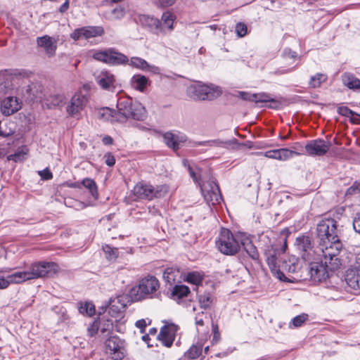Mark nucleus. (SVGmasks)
<instances>
[{"label":"nucleus","mask_w":360,"mask_h":360,"mask_svg":"<svg viewBox=\"0 0 360 360\" xmlns=\"http://www.w3.org/2000/svg\"><path fill=\"white\" fill-rule=\"evenodd\" d=\"M339 233L340 230L335 219L324 218L320 221L316 227L317 252L327 257L339 256L342 249Z\"/></svg>","instance_id":"1"},{"label":"nucleus","mask_w":360,"mask_h":360,"mask_svg":"<svg viewBox=\"0 0 360 360\" xmlns=\"http://www.w3.org/2000/svg\"><path fill=\"white\" fill-rule=\"evenodd\" d=\"M321 262H310L306 271L310 279L314 282H321L329 277L330 273L337 270L341 266V259L338 256L330 257L321 255Z\"/></svg>","instance_id":"2"},{"label":"nucleus","mask_w":360,"mask_h":360,"mask_svg":"<svg viewBox=\"0 0 360 360\" xmlns=\"http://www.w3.org/2000/svg\"><path fill=\"white\" fill-rule=\"evenodd\" d=\"M117 108L119 117L116 120L118 122H124L129 118L143 121L147 117L145 107L128 96H120L118 98Z\"/></svg>","instance_id":"3"},{"label":"nucleus","mask_w":360,"mask_h":360,"mask_svg":"<svg viewBox=\"0 0 360 360\" xmlns=\"http://www.w3.org/2000/svg\"><path fill=\"white\" fill-rule=\"evenodd\" d=\"M59 271L58 265L53 262H38L31 264L29 269L20 271L22 283L44 277H52Z\"/></svg>","instance_id":"4"},{"label":"nucleus","mask_w":360,"mask_h":360,"mask_svg":"<svg viewBox=\"0 0 360 360\" xmlns=\"http://www.w3.org/2000/svg\"><path fill=\"white\" fill-rule=\"evenodd\" d=\"M286 248V242L281 248H278L276 243H272L264 249V255L266 263L274 276L281 281L292 282L291 279L286 277L283 271L280 270L278 257L285 251Z\"/></svg>","instance_id":"5"},{"label":"nucleus","mask_w":360,"mask_h":360,"mask_svg":"<svg viewBox=\"0 0 360 360\" xmlns=\"http://www.w3.org/2000/svg\"><path fill=\"white\" fill-rule=\"evenodd\" d=\"M159 288L158 279L154 276L148 275L139 281L138 285L131 289V293L134 300H141L152 298Z\"/></svg>","instance_id":"6"},{"label":"nucleus","mask_w":360,"mask_h":360,"mask_svg":"<svg viewBox=\"0 0 360 360\" xmlns=\"http://www.w3.org/2000/svg\"><path fill=\"white\" fill-rule=\"evenodd\" d=\"M215 243L220 252L225 255H235L240 250L238 240L228 229L221 228Z\"/></svg>","instance_id":"7"},{"label":"nucleus","mask_w":360,"mask_h":360,"mask_svg":"<svg viewBox=\"0 0 360 360\" xmlns=\"http://www.w3.org/2000/svg\"><path fill=\"white\" fill-rule=\"evenodd\" d=\"M90 54L96 60L111 65H124L129 61L127 56L112 48L104 50H93Z\"/></svg>","instance_id":"8"},{"label":"nucleus","mask_w":360,"mask_h":360,"mask_svg":"<svg viewBox=\"0 0 360 360\" xmlns=\"http://www.w3.org/2000/svg\"><path fill=\"white\" fill-rule=\"evenodd\" d=\"M168 192V188L165 185L153 186L143 182H139L134 187L133 193L137 199L152 200L153 198L163 197Z\"/></svg>","instance_id":"9"},{"label":"nucleus","mask_w":360,"mask_h":360,"mask_svg":"<svg viewBox=\"0 0 360 360\" xmlns=\"http://www.w3.org/2000/svg\"><path fill=\"white\" fill-rule=\"evenodd\" d=\"M105 352L107 360H122L126 354L124 341L117 336L110 337L105 342Z\"/></svg>","instance_id":"10"},{"label":"nucleus","mask_w":360,"mask_h":360,"mask_svg":"<svg viewBox=\"0 0 360 360\" xmlns=\"http://www.w3.org/2000/svg\"><path fill=\"white\" fill-rule=\"evenodd\" d=\"M204 200L206 201L211 212L213 211L212 207H214L221 200L219 186L213 177H210L206 184L204 183Z\"/></svg>","instance_id":"11"},{"label":"nucleus","mask_w":360,"mask_h":360,"mask_svg":"<svg viewBox=\"0 0 360 360\" xmlns=\"http://www.w3.org/2000/svg\"><path fill=\"white\" fill-rule=\"evenodd\" d=\"M89 102V97L82 91L76 92L67 105L66 112L72 117L78 118Z\"/></svg>","instance_id":"12"},{"label":"nucleus","mask_w":360,"mask_h":360,"mask_svg":"<svg viewBox=\"0 0 360 360\" xmlns=\"http://www.w3.org/2000/svg\"><path fill=\"white\" fill-rule=\"evenodd\" d=\"M116 303H120V298L117 297L111 301L108 307V314L111 316V319L115 322V330L118 333H123L125 330L124 323L126 319L123 312L124 305L120 304L117 306Z\"/></svg>","instance_id":"13"},{"label":"nucleus","mask_w":360,"mask_h":360,"mask_svg":"<svg viewBox=\"0 0 360 360\" xmlns=\"http://www.w3.org/2000/svg\"><path fill=\"white\" fill-rule=\"evenodd\" d=\"M297 249L302 252V257L307 261L314 259V255L321 256V252H317V247L313 249L311 239L309 236H302L297 237L295 241Z\"/></svg>","instance_id":"14"},{"label":"nucleus","mask_w":360,"mask_h":360,"mask_svg":"<svg viewBox=\"0 0 360 360\" xmlns=\"http://www.w3.org/2000/svg\"><path fill=\"white\" fill-rule=\"evenodd\" d=\"M331 143L321 139L311 140L305 146V150L309 155L323 156L329 150Z\"/></svg>","instance_id":"15"},{"label":"nucleus","mask_w":360,"mask_h":360,"mask_svg":"<svg viewBox=\"0 0 360 360\" xmlns=\"http://www.w3.org/2000/svg\"><path fill=\"white\" fill-rule=\"evenodd\" d=\"M179 329V328L177 325L173 323H167L161 328L158 338L164 346L170 347L174 341Z\"/></svg>","instance_id":"16"},{"label":"nucleus","mask_w":360,"mask_h":360,"mask_svg":"<svg viewBox=\"0 0 360 360\" xmlns=\"http://www.w3.org/2000/svg\"><path fill=\"white\" fill-rule=\"evenodd\" d=\"M163 139L167 147L174 151L179 149L187 140L186 136L178 131L165 132L163 134Z\"/></svg>","instance_id":"17"},{"label":"nucleus","mask_w":360,"mask_h":360,"mask_svg":"<svg viewBox=\"0 0 360 360\" xmlns=\"http://www.w3.org/2000/svg\"><path fill=\"white\" fill-rule=\"evenodd\" d=\"M103 32V28L101 26H86L75 30L70 36L71 38L77 41L82 37L89 39L101 36Z\"/></svg>","instance_id":"18"},{"label":"nucleus","mask_w":360,"mask_h":360,"mask_svg":"<svg viewBox=\"0 0 360 360\" xmlns=\"http://www.w3.org/2000/svg\"><path fill=\"white\" fill-rule=\"evenodd\" d=\"M22 102L15 96H8L3 99L0 110L3 115L10 116L21 109Z\"/></svg>","instance_id":"19"},{"label":"nucleus","mask_w":360,"mask_h":360,"mask_svg":"<svg viewBox=\"0 0 360 360\" xmlns=\"http://www.w3.org/2000/svg\"><path fill=\"white\" fill-rule=\"evenodd\" d=\"M96 83L103 89L112 90L116 86L115 75L108 70H101L95 73Z\"/></svg>","instance_id":"20"},{"label":"nucleus","mask_w":360,"mask_h":360,"mask_svg":"<svg viewBox=\"0 0 360 360\" xmlns=\"http://www.w3.org/2000/svg\"><path fill=\"white\" fill-rule=\"evenodd\" d=\"M11 269H4L0 271V289H6L12 284L22 283L20 271L10 274Z\"/></svg>","instance_id":"21"},{"label":"nucleus","mask_w":360,"mask_h":360,"mask_svg":"<svg viewBox=\"0 0 360 360\" xmlns=\"http://www.w3.org/2000/svg\"><path fill=\"white\" fill-rule=\"evenodd\" d=\"M347 285L353 290H360V264L349 267L345 274Z\"/></svg>","instance_id":"22"},{"label":"nucleus","mask_w":360,"mask_h":360,"mask_svg":"<svg viewBox=\"0 0 360 360\" xmlns=\"http://www.w3.org/2000/svg\"><path fill=\"white\" fill-rule=\"evenodd\" d=\"M302 152H296L293 150H289L285 148L271 150L265 152L264 153V157L270 159L278 160L281 161H285L291 158L293 155H302Z\"/></svg>","instance_id":"23"},{"label":"nucleus","mask_w":360,"mask_h":360,"mask_svg":"<svg viewBox=\"0 0 360 360\" xmlns=\"http://www.w3.org/2000/svg\"><path fill=\"white\" fill-rule=\"evenodd\" d=\"M129 65L133 68L148 71L153 74H160V70L158 67L150 65L146 60L139 57H131L128 61Z\"/></svg>","instance_id":"24"},{"label":"nucleus","mask_w":360,"mask_h":360,"mask_svg":"<svg viewBox=\"0 0 360 360\" xmlns=\"http://www.w3.org/2000/svg\"><path fill=\"white\" fill-rule=\"evenodd\" d=\"M176 16L169 11L164 12L160 20V34L171 32L174 29V22Z\"/></svg>","instance_id":"25"},{"label":"nucleus","mask_w":360,"mask_h":360,"mask_svg":"<svg viewBox=\"0 0 360 360\" xmlns=\"http://www.w3.org/2000/svg\"><path fill=\"white\" fill-rule=\"evenodd\" d=\"M131 87L140 92H144L150 84L149 79L144 75H135L130 81Z\"/></svg>","instance_id":"26"},{"label":"nucleus","mask_w":360,"mask_h":360,"mask_svg":"<svg viewBox=\"0 0 360 360\" xmlns=\"http://www.w3.org/2000/svg\"><path fill=\"white\" fill-rule=\"evenodd\" d=\"M37 43L39 46L44 49L48 55L53 56L55 53L56 46L54 45L53 39L51 37L44 35L41 37H37Z\"/></svg>","instance_id":"27"},{"label":"nucleus","mask_w":360,"mask_h":360,"mask_svg":"<svg viewBox=\"0 0 360 360\" xmlns=\"http://www.w3.org/2000/svg\"><path fill=\"white\" fill-rule=\"evenodd\" d=\"M143 25L149 28V30L155 34H160V20L149 15H143L140 18Z\"/></svg>","instance_id":"28"},{"label":"nucleus","mask_w":360,"mask_h":360,"mask_svg":"<svg viewBox=\"0 0 360 360\" xmlns=\"http://www.w3.org/2000/svg\"><path fill=\"white\" fill-rule=\"evenodd\" d=\"M189 292L190 290L188 286L182 284H176L174 285L171 290L169 297L174 300L179 301L182 298L187 297Z\"/></svg>","instance_id":"29"},{"label":"nucleus","mask_w":360,"mask_h":360,"mask_svg":"<svg viewBox=\"0 0 360 360\" xmlns=\"http://www.w3.org/2000/svg\"><path fill=\"white\" fill-rule=\"evenodd\" d=\"M222 94L221 89L213 84H204V100H213Z\"/></svg>","instance_id":"30"},{"label":"nucleus","mask_w":360,"mask_h":360,"mask_svg":"<svg viewBox=\"0 0 360 360\" xmlns=\"http://www.w3.org/2000/svg\"><path fill=\"white\" fill-rule=\"evenodd\" d=\"M342 82L345 86L350 89H360V79L352 73L345 72L342 75Z\"/></svg>","instance_id":"31"},{"label":"nucleus","mask_w":360,"mask_h":360,"mask_svg":"<svg viewBox=\"0 0 360 360\" xmlns=\"http://www.w3.org/2000/svg\"><path fill=\"white\" fill-rule=\"evenodd\" d=\"M215 281L211 280L205 281V286L207 288L206 291L207 292L206 295H204V309L206 308L207 307H209L215 300V298L213 295L215 289Z\"/></svg>","instance_id":"32"},{"label":"nucleus","mask_w":360,"mask_h":360,"mask_svg":"<svg viewBox=\"0 0 360 360\" xmlns=\"http://www.w3.org/2000/svg\"><path fill=\"white\" fill-rule=\"evenodd\" d=\"M179 277L180 271L179 268L176 266L167 267L163 272L164 280L171 285L174 283Z\"/></svg>","instance_id":"33"},{"label":"nucleus","mask_w":360,"mask_h":360,"mask_svg":"<svg viewBox=\"0 0 360 360\" xmlns=\"http://www.w3.org/2000/svg\"><path fill=\"white\" fill-rule=\"evenodd\" d=\"M28 153V148L26 146H22L18 147L13 154L9 155L7 159L15 162H22L27 158Z\"/></svg>","instance_id":"34"},{"label":"nucleus","mask_w":360,"mask_h":360,"mask_svg":"<svg viewBox=\"0 0 360 360\" xmlns=\"http://www.w3.org/2000/svg\"><path fill=\"white\" fill-rule=\"evenodd\" d=\"M187 94L193 100H201L202 96V85L200 82L191 84L188 87Z\"/></svg>","instance_id":"35"},{"label":"nucleus","mask_w":360,"mask_h":360,"mask_svg":"<svg viewBox=\"0 0 360 360\" xmlns=\"http://www.w3.org/2000/svg\"><path fill=\"white\" fill-rule=\"evenodd\" d=\"M244 250L249 255V257L255 261H258L259 254L255 245L250 240H246L242 243Z\"/></svg>","instance_id":"36"},{"label":"nucleus","mask_w":360,"mask_h":360,"mask_svg":"<svg viewBox=\"0 0 360 360\" xmlns=\"http://www.w3.org/2000/svg\"><path fill=\"white\" fill-rule=\"evenodd\" d=\"M98 324L100 332L103 335H108L113 330L114 328H115V322L113 319L105 320L103 318Z\"/></svg>","instance_id":"37"},{"label":"nucleus","mask_w":360,"mask_h":360,"mask_svg":"<svg viewBox=\"0 0 360 360\" xmlns=\"http://www.w3.org/2000/svg\"><path fill=\"white\" fill-rule=\"evenodd\" d=\"M43 86L40 83H32L27 86V92L32 98H41Z\"/></svg>","instance_id":"38"},{"label":"nucleus","mask_w":360,"mask_h":360,"mask_svg":"<svg viewBox=\"0 0 360 360\" xmlns=\"http://www.w3.org/2000/svg\"><path fill=\"white\" fill-rule=\"evenodd\" d=\"M328 77L323 73H316L315 75L311 77L309 85L311 88H318L322 83L326 82Z\"/></svg>","instance_id":"39"},{"label":"nucleus","mask_w":360,"mask_h":360,"mask_svg":"<svg viewBox=\"0 0 360 360\" xmlns=\"http://www.w3.org/2000/svg\"><path fill=\"white\" fill-rule=\"evenodd\" d=\"M13 125L14 124L12 122H2L0 121V136L6 138L13 135L15 132L13 129Z\"/></svg>","instance_id":"40"},{"label":"nucleus","mask_w":360,"mask_h":360,"mask_svg":"<svg viewBox=\"0 0 360 360\" xmlns=\"http://www.w3.org/2000/svg\"><path fill=\"white\" fill-rule=\"evenodd\" d=\"M82 185L88 188L89 190V192L91 193L92 197L94 199H97L98 197V193L97 189V186L96 184V182L91 179H84L82 181Z\"/></svg>","instance_id":"41"},{"label":"nucleus","mask_w":360,"mask_h":360,"mask_svg":"<svg viewBox=\"0 0 360 360\" xmlns=\"http://www.w3.org/2000/svg\"><path fill=\"white\" fill-rule=\"evenodd\" d=\"M282 268L288 273L297 274L300 269L299 263L296 262L294 259L285 261L283 263Z\"/></svg>","instance_id":"42"},{"label":"nucleus","mask_w":360,"mask_h":360,"mask_svg":"<svg viewBox=\"0 0 360 360\" xmlns=\"http://www.w3.org/2000/svg\"><path fill=\"white\" fill-rule=\"evenodd\" d=\"M202 352L201 345H193L186 352L185 355L191 359H195L199 357Z\"/></svg>","instance_id":"43"},{"label":"nucleus","mask_w":360,"mask_h":360,"mask_svg":"<svg viewBox=\"0 0 360 360\" xmlns=\"http://www.w3.org/2000/svg\"><path fill=\"white\" fill-rule=\"evenodd\" d=\"M79 311L82 314L91 316L95 314V307L91 302H86L80 304Z\"/></svg>","instance_id":"44"},{"label":"nucleus","mask_w":360,"mask_h":360,"mask_svg":"<svg viewBox=\"0 0 360 360\" xmlns=\"http://www.w3.org/2000/svg\"><path fill=\"white\" fill-rule=\"evenodd\" d=\"M308 319V315L307 314H302L296 316L292 319V321L289 324L290 328H297L302 326V324Z\"/></svg>","instance_id":"45"},{"label":"nucleus","mask_w":360,"mask_h":360,"mask_svg":"<svg viewBox=\"0 0 360 360\" xmlns=\"http://www.w3.org/2000/svg\"><path fill=\"white\" fill-rule=\"evenodd\" d=\"M202 277L201 275L198 272H191L188 273L186 276V281L188 283H190L191 284H193L196 286L200 285L202 282Z\"/></svg>","instance_id":"46"},{"label":"nucleus","mask_w":360,"mask_h":360,"mask_svg":"<svg viewBox=\"0 0 360 360\" xmlns=\"http://www.w3.org/2000/svg\"><path fill=\"white\" fill-rule=\"evenodd\" d=\"M103 250L107 259L109 260H115L118 257L119 252L117 248L106 245L103 247Z\"/></svg>","instance_id":"47"},{"label":"nucleus","mask_w":360,"mask_h":360,"mask_svg":"<svg viewBox=\"0 0 360 360\" xmlns=\"http://www.w3.org/2000/svg\"><path fill=\"white\" fill-rule=\"evenodd\" d=\"M275 101V99H274L269 94H267L266 93L255 94L254 102L255 103H266Z\"/></svg>","instance_id":"48"},{"label":"nucleus","mask_w":360,"mask_h":360,"mask_svg":"<svg viewBox=\"0 0 360 360\" xmlns=\"http://www.w3.org/2000/svg\"><path fill=\"white\" fill-rule=\"evenodd\" d=\"M49 101L52 105L60 106L65 103V96L63 94H55L50 97Z\"/></svg>","instance_id":"49"},{"label":"nucleus","mask_w":360,"mask_h":360,"mask_svg":"<svg viewBox=\"0 0 360 360\" xmlns=\"http://www.w3.org/2000/svg\"><path fill=\"white\" fill-rule=\"evenodd\" d=\"M124 15V11L122 7H117L112 10L107 17L110 20L120 19Z\"/></svg>","instance_id":"50"},{"label":"nucleus","mask_w":360,"mask_h":360,"mask_svg":"<svg viewBox=\"0 0 360 360\" xmlns=\"http://www.w3.org/2000/svg\"><path fill=\"white\" fill-rule=\"evenodd\" d=\"M235 31L238 37H243L248 33V27L243 22H238L236 25Z\"/></svg>","instance_id":"51"},{"label":"nucleus","mask_w":360,"mask_h":360,"mask_svg":"<svg viewBox=\"0 0 360 360\" xmlns=\"http://www.w3.org/2000/svg\"><path fill=\"white\" fill-rule=\"evenodd\" d=\"M360 192V180L356 181L354 184L347 188L346 195H354Z\"/></svg>","instance_id":"52"},{"label":"nucleus","mask_w":360,"mask_h":360,"mask_svg":"<svg viewBox=\"0 0 360 360\" xmlns=\"http://www.w3.org/2000/svg\"><path fill=\"white\" fill-rule=\"evenodd\" d=\"M189 172L193 181L198 185L200 191L202 193V185L200 182V174H196L191 167H189Z\"/></svg>","instance_id":"53"},{"label":"nucleus","mask_w":360,"mask_h":360,"mask_svg":"<svg viewBox=\"0 0 360 360\" xmlns=\"http://www.w3.org/2000/svg\"><path fill=\"white\" fill-rule=\"evenodd\" d=\"M338 112L345 117H350L354 112L346 106H340L338 108Z\"/></svg>","instance_id":"54"},{"label":"nucleus","mask_w":360,"mask_h":360,"mask_svg":"<svg viewBox=\"0 0 360 360\" xmlns=\"http://www.w3.org/2000/svg\"><path fill=\"white\" fill-rule=\"evenodd\" d=\"M212 343L215 344L217 343L220 340V333L219 331V328L217 324H214L212 323Z\"/></svg>","instance_id":"55"},{"label":"nucleus","mask_w":360,"mask_h":360,"mask_svg":"<svg viewBox=\"0 0 360 360\" xmlns=\"http://www.w3.org/2000/svg\"><path fill=\"white\" fill-rule=\"evenodd\" d=\"M237 96L240 97L241 99L244 101L254 102L255 94H250L245 91H238Z\"/></svg>","instance_id":"56"},{"label":"nucleus","mask_w":360,"mask_h":360,"mask_svg":"<svg viewBox=\"0 0 360 360\" xmlns=\"http://www.w3.org/2000/svg\"><path fill=\"white\" fill-rule=\"evenodd\" d=\"M98 330H100V328L97 321L93 322L87 328L88 333L90 336H94Z\"/></svg>","instance_id":"57"},{"label":"nucleus","mask_w":360,"mask_h":360,"mask_svg":"<svg viewBox=\"0 0 360 360\" xmlns=\"http://www.w3.org/2000/svg\"><path fill=\"white\" fill-rule=\"evenodd\" d=\"M150 320L148 321V323H147V321L146 319H142L138 320L135 323V326H136V327L139 328L141 333H143L145 331V328H146V326L148 324H150Z\"/></svg>","instance_id":"58"},{"label":"nucleus","mask_w":360,"mask_h":360,"mask_svg":"<svg viewBox=\"0 0 360 360\" xmlns=\"http://www.w3.org/2000/svg\"><path fill=\"white\" fill-rule=\"evenodd\" d=\"M104 158H105V162L108 166L112 167L115 164V158L112 153H106L104 155Z\"/></svg>","instance_id":"59"},{"label":"nucleus","mask_w":360,"mask_h":360,"mask_svg":"<svg viewBox=\"0 0 360 360\" xmlns=\"http://www.w3.org/2000/svg\"><path fill=\"white\" fill-rule=\"evenodd\" d=\"M353 227L355 231L360 234V212L356 214L353 220Z\"/></svg>","instance_id":"60"},{"label":"nucleus","mask_w":360,"mask_h":360,"mask_svg":"<svg viewBox=\"0 0 360 360\" xmlns=\"http://www.w3.org/2000/svg\"><path fill=\"white\" fill-rule=\"evenodd\" d=\"M39 174L41 176L42 179L49 180L53 177L52 173L47 169L39 172Z\"/></svg>","instance_id":"61"},{"label":"nucleus","mask_w":360,"mask_h":360,"mask_svg":"<svg viewBox=\"0 0 360 360\" xmlns=\"http://www.w3.org/2000/svg\"><path fill=\"white\" fill-rule=\"evenodd\" d=\"M223 144V142L217 141V140H212V141H204V147L205 146H221Z\"/></svg>","instance_id":"62"},{"label":"nucleus","mask_w":360,"mask_h":360,"mask_svg":"<svg viewBox=\"0 0 360 360\" xmlns=\"http://www.w3.org/2000/svg\"><path fill=\"white\" fill-rule=\"evenodd\" d=\"M176 0H158L159 4L162 7H167L173 5Z\"/></svg>","instance_id":"63"},{"label":"nucleus","mask_w":360,"mask_h":360,"mask_svg":"<svg viewBox=\"0 0 360 360\" xmlns=\"http://www.w3.org/2000/svg\"><path fill=\"white\" fill-rule=\"evenodd\" d=\"M350 120L352 123L359 124H360V115L355 113L350 117Z\"/></svg>","instance_id":"64"}]
</instances>
